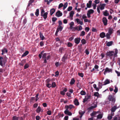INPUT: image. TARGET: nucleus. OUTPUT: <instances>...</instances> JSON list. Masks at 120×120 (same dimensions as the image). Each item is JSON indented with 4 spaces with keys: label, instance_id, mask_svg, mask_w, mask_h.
Returning <instances> with one entry per match:
<instances>
[{
    "label": "nucleus",
    "instance_id": "nucleus-41",
    "mask_svg": "<svg viewBox=\"0 0 120 120\" xmlns=\"http://www.w3.org/2000/svg\"><path fill=\"white\" fill-rule=\"evenodd\" d=\"M111 34L109 33H107L106 35V36L107 38L108 39H109L110 38V36Z\"/></svg>",
    "mask_w": 120,
    "mask_h": 120
},
{
    "label": "nucleus",
    "instance_id": "nucleus-32",
    "mask_svg": "<svg viewBox=\"0 0 120 120\" xmlns=\"http://www.w3.org/2000/svg\"><path fill=\"white\" fill-rule=\"evenodd\" d=\"M68 5V4L67 2H66L64 4V5H63V10H64L67 7Z\"/></svg>",
    "mask_w": 120,
    "mask_h": 120
},
{
    "label": "nucleus",
    "instance_id": "nucleus-28",
    "mask_svg": "<svg viewBox=\"0 0 120 120\" xmlns=\"http://www.w3.org/2000/svg\"><path fill=\"white\" fill-rule=\"evenodd\" d=\"M113 30V29L111 28H109L108 33H109L111 34L112 33V31Z\"/></svg>",
    "mask_w": 120,
    "mask_h": 120
},
{
    "label": "nucleus",
    "instance_id": "nucleus-55",
    "mask_svg": "<svg viewBox=\"0 0 120 120\" xmlns=\"http://www.w3.org/2000/svg\"><path fill=\"white\" fill-rule=\"evenodd\" d=\"M85 30L86 32H88L90 30V28L88 27H86L85 28Z\"/></svg>",
    "mask_w": 120,
    "mask_h": 120
},
{
    "label": "nucleus",
    "instance_id": "nucleus-19",
    "mask_svg": "<svg viewBox=\"0 0 120 120\" xmlns=\"http://www.w3.org/2000/svg\"><path fill=\"white\" fill-rule=\"evenodd\" d=\"M55 10L53 8L51 9L50 11V15H52L55 12Z\"/></svg>",
    "mask_w": 120,
    "mask_h": 120
},
{
    "label": "nucleus",
    "instance_id": "nucleus-12",
    "mask_svg": "<svg viewBox=\"0 0 120 120\" xmlns=\"http://www.w3.org/2000/svg\"><path fill=\"white\" fill-rule=\"evenodd\" d=\"M26 60H23L19 64V65L21 66H23L24 64L26 63Z\"/></svg>",
    "mask_w": 120,
    "mask_h": 120
},
{
    "label": "nucleus",
    "instance_id": "nucleus-54",
    "mask_svg": "<svg viewBox=\"0 0 120 120\" xmlns=\"http://www.w3.org/2000/svg\"><path fill=\"white\" fill-rule=\"evenodd\" d=\"M63 6V4L62 3L60 4L59 5L58 8H60Z\"/></svg>",
    "mask_w": 120,
    "mask_h": 120
},
{
    "label": "nucleus",
    "instance_id": "nucleus-61",
    "mask_svg": "<svg viewBox=\"0 0 120 120\" xmlns=\"http://www.w3.org/2000/svg\"><path fill=\"white\" fill-rule=\"evenodd\" d=\"M112 95H109L108 97V99L109 101H111L112 98Z\"/></svg>",
    "mask_w": 120,
    "mask_h": 120
},
{
    "label": "nucleus",
    "instance_id": "nucleus-17",
    "mask_svg": "<svg viewBox=\"0 0 120 120\" xmlns=\"http://www.w3.org/2000/svg\"><path fill=\"white\" fill-rule=\"evenodd\" d=\"M40 37L42 40H43L45 39V37L43 35L42 33L41 32L39 33Z\"/></svg>",
    "mask_w": 120,
    "mask_h": 120
},
{
    "label": "nucleus",
    "instance_id": "nucleus-59",
    "mask_svg": "<svg viewBox=\"0 0 120 120\" xmlns=\"http://www.w3.org/2000/svg\"><path fill=\"white\" fill-rule=\"evenodd\" d=\"M58 116L60 117H62L64 116V114H61L60 113L58 114Z\"/></svg>",
    "mask_w": 120,
    "mask_h": 120
},
{
    "label": "nucleus",
    "instance_id": "nucleus-34",
    "mask_svg": "<svg viewBox=\"0 0 120 120\" xmlns=\"http://www.w3.org/2000/svg\"><path fill=\"white\" fill-rule=\"evenodd\" d=\"M85 112V111H83L81 110H79V113L80 115H83Z\"/></svg>",
    "mask_w": 120,
    "mask_h": 120
},
{
    "label": "nucleus",
    "instance_id": "nucleus-24",
    "mask_svg": "<svg viewBox=\"0 0 120 120\" xmlns=\"http://www.w3.org/2000/svg\"><path fill=\"white\" fill-rule=\"evenodd\" d=\"M75 82V81L74 78H73L72 79L70 83V84L71 85H73L74 84Z\"/></svg>",
    "mask_w": 120,
    "mask_h": 120
},
{
    "label": "nucleus",
    "instance_id": "nucleus-37",
    "mask_svg": "<svg viewBox=\"0 0 120 120\" xmlns=\"http://www.w3.org/2000/svg\"><path fill=\"white\" fill-rule=\"evenodd\" d=\"M102 115L101 114H100L97 116V118L98 119H101L102 118Z\"/></svg>",
    "mask_w": 120,
    "mask_h": 120
},
{
    "label": "nucleus",
    "instance_id": "nucleus-48",
    "mask_svg": "<svg viewBox=\"0 0 120 120\" xmlns=\"http://www.w3.org/2000/svg\"><path fill=\"white\" fill-rule=\"evenodd\" d=\"M52 87H54L56 86V84L55 82H53L52 83Z\"/></svg>",
    "mask_w": 120,
    "mask_h": 120
},
{
    "label": "nucleus",
    "instance_id": "nucleus-47",
    "mask_svg": "<svg viewBox=\"0 0 120 120\" xmlns=\"http://www.w3.org/2000/svg\"><path fill=\"white\" fill-rule=\"evenodd\" d=\"M115 89L114 90V91L115 93H116L118 91V88L116 86H115Z\"/></svg>",
    "mask_w": 120,
    "mask_h": 120
},
{
    "label": "nucleus",
    "instance_id": "nucleus-13",
    "mask_svg": "<svg viewBox=\"0 0 120 120\" xmlns=\"http://www.w3.org/2000/svg\"><path fill=\"white\" fill-rule=\"evenodd\" d=\"M48 14V13L47 12H45L44 14L41 15V16H43L44 19H46L47 18Z\"/></svg>",
    "mask_w": 120,
    "mask_h": 120
},
{
    "label": "nucleus",
    "instance_id": "nucleus-52",
    "mask_svg": "<svg viewBox=\"0 0 120 120\" xmlns=\"http://www.w3.org/2000/svg\"><path fill=\"white\" fill-rule=\"evenodd\" d=\"M112 118V116L110 115H109L107 118L109 120H111Z\"/></svg>",
    "mask_w": 120,
    "mask_h": 120
},
{
    "label": "nucleus",
    "instance_id": "nucleus-51",
    "mask_svg": "<svg viewBox=\"0 0 120 120\" xmlns=\"http://www.w3.org/2000/svg\"><path fill=\"white\" fill-rule=\"evenodd\" d=\"M72 8V7L71 6L69 7L67 9V11H70L71 10Z\"/></svg>",
    "mask_w": 120,
    "mask_h": 120
},
{
    "label": "nucleus",
    "instance_id": "nucleus-10",
    "mask_svg": "<svg viewBox=\"0 0 120 120\" xmlns=\"http://www.w3.org/2000/svg\"><path fill=\"white\" fill-rule=\"evenodd\" d=\"M81 40V38H75L74 40V42L77 44H78Z\"/></svg>",
    "mask_w": 120,
    "mask_h": 120
},
{
    "label": "nucleus",
    "instance_id": "nucleus-38",
    "mask_svg": "<svg viewBox=\"0 0 120 120\" xmlns=\"http://www.w3.org/2000/svg\"><path fill=\"white\" fill-rule=\"evenodd\" d=\"M85 34V32L84 31H82L81 32L80 36H83Z\"/></svg>",
    "mask_w": 120,
    "mask_h": 120
},
{
    "label": "nucleus",
    "instance_id": "nucleus-4",
    "mask_svg": "<svg viewBox=\"0 0 120 120\" xmlns=\"http://www.w3.org/2000/svg\"><path fill=\"white\" fill-rule=\"evenodd\" d=\"M102 21L104 25L105 26H106L107 24L108 20L105 17L103 18L102 19Z\"/></svg>",
    "mask_w": 120,
    "mask_h": 120
},
{
    "label": "nucleus",
    "instance_id": "nucleus-56",
    "mask_svg": "<svg viewBox=\"0 0 120 120\" xmlns=\"http://www.w3.org/2000/svg\"><path fill=\"white\" fill-rule=\"evenodd\" d=\"M94 2L95 3L98 4L100 2V0H95Z\"/></svg>",
    "mask_w": 120,
    "mask_h": 120
},
{
    "label": "nucleus",
    "instance_id": "nucleus-35",
    "mask_svg": "<svg viewBox=\"0 0 120 120\" xmlns=\"http://www.w3.org/2000/svg\"><path fill=\"white\" fill-rule=\"evenodd\" d=\"M81 42L82 44L83 45H84L86 43V41L84 39H83L81 40Z\"/></svg>",
    "mask_w": 120,
    "mask_h": 120
},
{
    "label": "nucleus",
    "instance_id": "nucleus-5",
    "mask_svg": "<svg viewBox=\"0 0 120 120\" xmlns=\"http://www.w3.org/2000/svg\"><path fill=\"white\" fill-rule=\"evenodd\" d=\"M112 70L111 69L109 68H106L104 72V75H105L106 73L107 72H112Z\"/></svg>",
    "mask_w": 120,
    "mask_h": 120
},
{
    "label": "nucleus",
    "instance_id": "nucleus-21",
    "mask_svg": "<svg viewBox=\"0 0 120 120\" xmlns=\"http://www.w3.org/2000/svg\"><path fill=\"white\" fill-rule=\"evenodd\" d=\"M29 53V52L28 51H26L22 55V57H23L26 56Z\"/></svg>",
    "mask_w": 120,
    "mask_h": 120
},
{
    "label": "nucleus",
    "instance_id": "nucleus-62",
    "mask_svg": "<svg viewBox=\"0 0 120 120\" xmlns=\"http://www.w3.org/2000/svg\"><path fill=\"white\" fill-rule=\"evenodd\" d=\"M47 114L49 115H50L51 114V111L49 110L47 112Z\"/></svg>",
    "mask_w": 120,
    "mask_h": 120
},
{
    "label": "nucleus",
    "instance_id": "nucleus-58",
    "mask_svg": "<svg viewBox=\"0 0 120 120\" xmlns=\"http://www.w3.org/2000/svg\"><path fill=\"white\" fill-rule=\"evenodd\" d=\"M78 75L79 76H80L82 77H83V74L82 73H78Z\"/></svg>",
    "mask_w": 120,
    "mask_h": 120
},
{
    "label": "nucleus",
    "instance_id": "nucleus-53",
    "mask_svg": "<svg viewBox=\"0 0 120 120\" xmlns=\"http://www.w3.org/2000/svg\"><path fill=\"white\" fill-rule=\"evenodd\" d=\"M99 84L98 85V87L99 88H102L101 86H103L102 85L103 84H102V83L100 82H99L98 83Z\"/></svg>",
    "mask_w": 120,
    "mask_h": 120
},
{
    "label": "nucleus",
    "instance_id": "nucleus-20",
    "mask_svg": "<svg viewBox=\"0 0 120 120\" xmlns=\"http://www.w3.org/2000/svg\"><path fill=\"white\" fill-rule=\"evenodd\" d=\"M104 84L102 85V86L105 85L109 83H110V82L109 79H107L104 82Z\"/></svg>",
    "mask_w": 120,
    "mask_h": 120
},
{
    "label": "nucleus",
    "instance_id": "nucleus-6",
    "mask_svg": "<svg viewBox=\"0 0 120 120\" xmlns=\"http://www.w3.org/2000/svg\"><path fill=\"white\" fill-rule=\"evenodd\" d=\"M65 108L66 109H69L70 110L72 108H75V107L72 105H66L65 107Z\"/></svg>",
    "mask_w": 120,
    "mask_h": 120
},
{
    "label": "nucleus",
    "instance_id": "nucleus-64",
    "mask_svg": "<svg viewBox=\"0 0 120 120\" xmlns=\"http://www.w3.org/2000/svg\"><path fill=\"white\" fill-rule=\"evenodd\" d=\"M96 114V112H93L90 114V115L91 116H93L94 115H95Z\"/></svg>",
    "mask_w": 120,
    "mask_h": 120
},
{
    "label": "nucleus",
    "instance_id": "nucleus-39",
    "mask_svg": "<svg viewBox=\"0 0 120 120\" xmlns=\"http://www.w3.org/2000/svg\"><path fill=\"white\" fill-rule=\"evenodd\" d=\"M29 67V64H26L24 66V69H26L27 68H28Z\"/></svg>",
    "mask_w": 120,
    "mask_h": 120
},
{
    "label": "nucleus",
    "instance_id": "nucleus-46",
    "mask_svg": "<svg viewBox=\"0 0 120 120\" xmlns=\"http://www.w3.org/2000/svg\"><path fill=\"white\" fill-rule=\"evenodd\" d=\"M96 4H97L95 3H93L92 4V6L93 7V8L94 9H95L96 8Z\"/></svg>",
    "mask_w": 120,
    "mask_h": 120
},
{
    "label": "nucleus",
    "instance_id": "nucleus-49",
    "mask_svg": "<svg viewBox=\"0 0 120 120\" xmlns=\"http://www.w3.org/2000/svg\"><path fill=\"white\" fill-rule=\"evenodd\" d=\"M57 20V18L56 17L52 18V21L53 22H55Z\"/></svg>",
    "mask_w": 120,
    "mask_h": 120
},
{
    "label": "nucleus",
    "instance_id": "nucleus-27",
    "mask_svg": "<svg viewBox=\"0 0 120 120\" xmlns=\"http://www.w3.org/2000/svg\"><path fill=\"white\" fill-rule=\"evenodd\" d=\"M103 14L104 15L107 16L109 15V13L108 12V11L107 10L105 11H103Z\"/></svg>",
    "mask_w": 120,
    "mask_h": 120
},
{
    "label": "nucleus",
    "instance_id": "nucleus-18",
    "mask_svg": "<svg viewBox=\"0 0 120 120\" xmlns=\"http://www.w3.org/2000/svg\"><path fill=\"white\" fill-rule=\"evenodd\" d=\"M76 21L77 22L80 24L81 25H82L83 24V22H82L80 21V19H76Z\"/></svg>",
    "mask_w": 120,
    "mask_h": 120
},
{
    "label": "nucleus",
    "instance_id": "nucleus-33",
    "mask_svg": "<svg viewBox=\"0 0 120 120\" xmlns=\"http://www.w3.org/2000/svg\"><path fill=\"white\" fill-rule=\"evenodd\" d=\"M35 15L36 16H38L39 15V9H37L36 10V12L35 13Z\"/></svg>",
    "mask_w": 120,
    "mask_h": 120
},
{
    "label": "nucleus",
    "instance_id": "nucleus-7",
    "mask_svg": "<svg viewBox=\"0 0 120 120\" xmlns=\"http://www.w3.org/2000/svg\"><path fill=\"white\" fill-rule=\"evenodd\" d=\"M68 56V54L67 53H65L62 58L61 60L62 62H64L66 60H67Z\"/></svg>",
    "mask_w": 120,
    "mask_h": 120
},
{
    "label": "nucleus",
    "instance_id": "nucleus-57",
    "mask_svg": "<svg viewBox=\"0 0 120 120\" xmlns=\"http://www.w3.org/2000/svg\"><path fill=\"white\" fill-rule=\"evenodd\" d=\"M39 95V94H37L35 96V97H36V101H37V100H38L39 99V98L38 97V96Z\"/></svg>",
    "mask_w": 120,
    "mask_h": 120
},
{
    "label": "nucleus",
    "instance_id": "nucleus-16",
    "mask_svg": "<svg viewBox=\"0 0 120 120\" xmlns=\"http://www.w3.org/2000/svg\"><path fill=\"white\" fill-rule=\"evenodd\" d=\"M74 102V104L75 105L78 106L79 105V102H78V100L76 98H75V99Z\"/></svg>",
    "mask_w": 120,
    "mask_h": 120
},
{
    "label": "nucleus",
    "instance_id": "nucleus-31",
    "mask_svg": "<svg viewBox=\"0 0 120 120\" xmlns=\"http://www.w3.org/2000/svg\"><path fill=\"white\" fill-rule=\"evenodd\" d=\"M41 111V108L39 106L36 110V112L37 113H39Z\"/></svg>",
    "mask_w": 120,
    "mask_h": 120
},
{
    "label": "nucleus",
    "instance_id": "nucleus-63",
    "mask_svg": "<svg viewBox=\"0 0 120 120\" xmlns=\"http://www.w3.org/2000/svg\"><path fill=\"white\" fill-rule=\"evenodd\" d=\"M47 55L46 54V53H44L43 55L42 58H43L46 59V56Z\"/></svg>",
    "mask_w": 120,
    "mask_h": 120
},
{
    "label": "nucleus",
    "instance_id": "nucleus-40",
    "mask_svg": "<svg viewBox=\"0 0 120 120\" xmlns=\"http://www.w3.org/2000/svg\"><path fill=\"white\" fill-rule=\"evenodd\" d=\"M46 86L49 88H50L52 87V85L51 84L48 83L46 84Z\"/></svg>",
    "mask_w": 120,
    "mask_h": 120
},
{
    "label": "nucleus",
    "instance_id": "nucleus-44",
    "mask_svg": "<svg viewBox=\"0 0 120 120\" xmlns=\"http://www.w3.org/2000/svg\"><path fill=\"white\" fill-rule=\"evenodd\" d=\"M73 45L72 43L70 42H68L67 44V46L69 47H71Z\"/></svg>",
    "mask_w": 120,
    "mask_h": 120
},
{
    "label": "nucleus",
    "instance_id": "nucleus-1",
    "mask_svg": "<svg viewBox=\"0 0 120 120\" xmlns=\"http://www.w3.org/2000/svg\"><path fill=\"white\" fill-rule=\"evenodd\" d=\"M118 52L117 49H115V52L113 51L107 52L106 54L107 56L109 57L110 59H112L113 57V59H114L117 56V54Z\"/></svg>",
    "mask_w": 120,
    "mask_h": 120
},
{
    "label": "nucleus",
    "instance_id": "nucleus-11",
    "mask_svg": "<svg viewBox=\"0 0 120 120\" xmlns=\"http://www.w3.org/2000/svg\"><path fill=\"white\" fill-rule=\"evenodd\" d=\"M92 1L91 0H89L88 1V3L86 4V6L88 8H90L92 6Z\"/></svg>",
    "mask_w": 120,
    "mask_h": 120
},
{
    "label": "nucleus",
    "instance_id": "nucleus-9",
    "mask_svg": "<svg viewBox=\"0 0 120 120\" xmlns=\"http://www.w3.org/2000/svg\"><path fill=\"white\" fill-rule=\"evenodd\" d=\"M69 110L68 109H66V110L64 111V113L66 115H68L69 116H71L72 115V113L70 112L69 111Z\"/></svg>",
    "mask_w": 120,
    "mask_h": 120
},
{
    "label": "nucleus",
    "instance_id": "nucleus-15",
    "mask_svg": "<svg viewBox=\"0 0 120 120\" xmlns=\"http://www.w3.org/2000/svg\"><path fill=\"white\" fill-rule=\"evenodd\" d=\"M105 4H100V8L101 10H102L104 9L105 8Z\"/></svg>",
    "mask_w": 120,
    "mask_h": 120
},
{
    "label": "nucleus",
    "instance_id": "nucleus-22",
    "mask_svg": "<svg viewBox=\"0 0 120 120\" xmlns=\"http://www.w3.org/2000/svg\"><path fill=\"white\" fill-rule=\"evenodd\" d=\"M100 36L101 38H104L105 36V34L104 32H102L100 34Z\"/></svg>",
    "mask_w": 120,
    "mask_h": 120
},
{
    "label": "nucleus",
    "instance_id": "nucleus-29",
    "mask_svg": "<svg viewBox=\"0 0 120 120\" xmlns=\"http://www.w3.org/2000/svg\"><path fill=\"white\" fill-rule=\"evenodd\" d=\"M19 117L16 116H14L13 117L12 120H18Z\"/></svg>",
    "mask_w": 120,
    "mask_h": 120
},
{
    "label": "nucleus",
    "instance_id": "nucleus-3",
    "mask_svg": "<svg viewBox=\"0 0 120 120\" xmlns=\"http://www.w3.org/2000/svg\"><path fill=\"white\" fill-rule=\"evenodd\" d=\"M94 12V11L92 9H90L88 10L87 11V15L88 18H90L91 16L90 15L91 14H93Z\"/></svg>",
    "mask_w": 120,
    "mask_h": 120
},
{
    "label": "nucleus",
    "instance_id": "nucleus-36",
    "mask_svg": "<svg viewBox=\"0 0 120 120\" xmlns=\"http://www.w3.org/2000/svg\"><path fill=\"white\" fill-rule=\"evenodd\" d=\"M63 27L61 26H58V27L57 28V29H58V30L61 31L63 29Z\"/></svg>",
    "mask_w": 120,
    "mask_h": 120
},
{
    "label": "nucleus",
    "instance_id": "nucleus-45",
    "mask_svg": "<svg viewBox=\"0 0 120 120\" xmlns=\"http://www.w3.org/2000/svg\"><path fill=\"white\" fill-rule=\"evenodd\" d=\"M94 95L95 96L98 97L99 96V94L98 92H95L94 94Z\"/></svg>",
    "mask_w": 120,
    "mask_h": 120
},
{
    "label": "nucleus",
    "instance_id": "nucleus-25",
    "mask_svg": "<svg viewBox=\"0 0 120 120\" xmlns=\"http://www.w3.org/2000/svg\"><path fill=\"white\" fill-rule=\"evenodd\" d=\"M97 106L96 105H95L94 106H91L89 107L88 108V109L89 110H90L92 109L93 108H95Z\"/></svg>",
    "mask_w": 120,
    "mask_h": 120
},
{
    "label": "nucleus",
    "instance_id": "nucleus-42",
    "mask_svg": "<svg viewBox=\"0 0 120 120\" xmlns=\"http://www.w3.org/2000/svg\"><path fill=\"white\" fill-rule=\"evenodd\" d=\"M80 94L81 95H84L86 94V93L85 91L82 90L80 92Z\"/></svg>",
    "mask_w": 120,
    "mask_h": 120
},
{
    "label": "nucleus",
    "instance_id": "nucleus-2",
    "mask_svg": "<svg viewBox=\"0 0 120 120\" xmlns=\"http://www.w3.org/2000/svg\"><path fill=\"white\" fill-rule=\"evenodd\" d=\"M7 58L6 56H0V65L4 67L7 62Z\"/></svg>",
    "mask_w": 120,
    "mask_h": 120
},
{
    "label": "nucleus",
    "instance_id": "nucleus-50",
    "mask_svg": "<svg viewBox=\"0 0 120 120\" xmlns=\"http://www.w3.org/2000/svg\"><path fill=\"white\" fill-rule=\"evenodd\" d=\"M51 81V79H48L46 81V82L47 83H49L50 81Z\"/></svg>",
    "mask_w": 120,
    "mask_h": 120
},
{
    "label": "nucleus",
    "instance_id": "nucleus-8",
    "mask_svg": "<svg viewBox=\"0 0 120 120\" xmlns=\"http://www.w3.org/2000/svg\"><path fill=\"white\" fill-rule=\"evenodd\" d=\"M62 13L59 10L55 14V15L58 17L62 16Z\"/></svg>",
    "mask_w": 120,
    "mask_h": 120
},
{
    "label": "nucleus",
    "instance_id": "nucleus-14",
    "mask_svg": "<svg viewBox=\"0 0 120 120\" xmlns=\"http://www.w3.org/2000/svg\"><path fill=\"white\" fill-rule=\"evenodd\" d=\"M117 109V106L116 105L114 106L111 109V112H114Z\"/></svg>",
    "mask_w": 120,
    "mask_h": 120
},
{
    "label": "nucleus",
    "instance_id": "nucleus-23",
    "mask_svg": "<svg viewBox=\"0 0 120 120\" xmlns=\"http://www.w3.org/2000/svg\"><path fill=\"white\" fill-rule=\"evenodd\" d=\"M113 41H112L108 42L106 44L107 46H109L112 45L113 44Z\"/></svg>",
    "mask_w": 120,
    "mask_h": 120
},
{
    "label": "nucleus",
    "instance_id": "nucleus-60",
    "mask_svg": "<svg viewBox=\"0 0 120 120\" xmlns=\"http://www.w3.org/2000/svg\"><path fill=\"white\" fill-rule=\"evenodd\" d=\"M77 86L79 88V89H81L80 84L79 83H77L76 84Z\"/></svg>",
    "mask_w": 120,
    "mask_h": 120
},
{
    "label": "nucleus",
    "instance_id": "nucleus-30",
    "mask_svg": "<svg viewBox=\"0 0 120 120\" xmlns=\"http://www.w3.org/2000/svg\"><path fill=\"white\" fill-rule=\"evenodd\" d=\"M2 52H3L4 53L5 52L7 53L8 52V50L7 49L4 48L2 50Z\"/></svg>",
    "mask_w": 120,
    "mask_h": 120
},
{
    "label": "nucleus",
    "instance_id": "nucleus-43",
    "mask_svg": "<svg viewBox=\"0 0 120 120\" xmlns=\"http://www.w3.org/2000/svg\"><path fill=\"white\" fill-rule=\"evenodd\" d=\"M90 33H89L86 36V40H88V39L89 37L90 36Z\"/></svg>",
    "mask_w": 120,
    "mask_h": 120
},
{
    "label": "nucleus",
    "instance_id": "nucleus-26",
    "mask_svg": "<svg viewBox=\"0 0 120 120\" xmlns=\"http://www.w3.org/2000/svg\"><path fill=\"white\" fill-rule=\"evenodd\" d=\"M75 12L73 11H71L69 13L70 16L71 17H72L74 14Z\"/></svg>",
    "mask_w": 120,
    "mask_h": 120
}]
</instances>
